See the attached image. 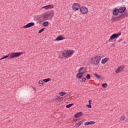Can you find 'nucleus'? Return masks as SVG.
I'll return each instance as SVG.
<instances>
[{
  "mask_svg": "<svg viewBox=\"0 0 128 128\" xmlns=\"http://www.w3.org/2000/svg\"><path fill=\"white\" fill-rule=\"evenodd\" d=\"M72 8L73 10H78L80 9V4L78 3H74L72 6Z\"/></svg>",
  "mask_w": 128,
  "mask_h": 128,
  "instance_id": "8",
  "label": "nucleus"
},
{
  "mask_svg": "<svg viewBox=\"0 0 128 128\" xmlns=\"http://www.w3.org/2000/svg\"><path fill=\"white\" fill-rule=\"evenodd\" d=\"M122 34L120 33H118V34H112L109 39V42H110V40H115V38H118Z\"/></svg>",
  "mask_w": 128,
  "mask_h": 128,
  "instance_id": "9",
  "label": "nucleus"
},
{
  "mask_svg": "<svg viewBox=\"0 0 128 128\" xmlns=\"http://www.w3.org/2000/svg\"><path fill=\"white\" fill-rule=\"evenodd\" d=\"M88 102L89 104H92V100H89Z\"/></svg>",
  "mask_w": 128,
  "mask_h": 128,
  "instance_id": "37",
  "label": "nucleus"
},
{
  "mask_svg": "<svg viewBox=\"0 0 128 128\" xmlns=\"http://www.w3.org/2000/svg\"><path fill=\"white\" fill-rule=\"evenodd\" d=\"M44 30H46V28H42V29H40L39 30L38 34H42V32H44Z\"/></svg>",
  "mask_w": 128,
  "mask_h": 128,
  "instance_id": "31",
  "label": "nucleus"
},
{
  "mask_svg": "<svg viewBox=\"0 0 128 128\" xmlns=\"http://www.w3.org/2000/svg\"><path fill=\"white\" fill-rule=\"evenodd\" d=\"M109 58H104L102 59L101 61V63L102 64H104L106 62H108V60Z\"/></svg>",
  "mask_w": 128,
  "mask_h": 128,
  "instance_id": "20",
  "label": "nucleus"
},
{
  "mask_svg": "<svg viewBox=\"0 0 128 128\" xmlns=\"http://www.w3.org/2000/svg\"><path fill=\"white\" fill-rule=\"evenodd\" d=\"M124 15L119 14L116 17H112L111 19L112 22H119L120 20H122Z\"/></svg>",
  "mask_w": 128,
  "mask_h": 128,
  "instance_id": "7",
  "label": "nucleus"
},
{
  "mask_svg": "<svg viewBox=\"0 0 128 128\" xmlns=\"http://www.w3.org/2000/svg\"><path fill=\"white\" fill-rule=\"evenodd\" d=\"M81 72H84V70H81Z\"/></svg>",
  "mask_w": 128,
  "mask_h": 128,
  "instance_id": "42",
  "label": "nucleus"
},
{
  "mask_svg": "<svg viewBox=\"0 0 128 128\" xmlns=\"http://www.w3.org/2000/svg\"><path fill=\"white\" fill-rule=\"evenodd\" d=\"M126 120V116H121L120 118V120Z\"/></svg>",
  "mask_w": 128,
  "mask_h": 128,
  "instance_id": "33",
  "label": "nucleus"
},
{
  "mask_svg": "<svg viewBox=\"0 0 128 128\" xmlns=\"http://www.w3.org/2000/svg\"><path fill=\"white\" fill-rule=\"evenodd\" d=\"M54 16V11L51 10L44 13L42 15H40L39 19L40 22H44L48 20H52Z\"/></svg>",
  "mask_w": 128,
  "mask_h": 128,
  "instance_id": "1",
  "label": "nucleus"
},
{
  "mask_svg": "<svg viewBox=\"0 0 128 128\" xmlns=\"http://www.w3.org/2000/svg\"><path fill=\"white\" fill-rule=\"evenodd\" d=\"M8 56H10L7 55V56H5L3 57H2L0 59V60H4L6 58H8Z\"/></svg>",
  "mask_w": 128,
  "mask_h": 128,
  "instance_id": "26",
  "label": "nucleus"
},
{
  "mask_svg": "<svg viewBox=\"0 0 128 128\" xmlns=\"http://www.w3.org/2000/svg\"><path fill=\"white\" fill-rule=\"evenodd\" d=\"M86 78V80H90V74H87Z\"/></svg>",
  "mask_w": 128,
  "mask_h": 128,
  "instance_id": "29",
  "label": "nucleus"
},
{
  "mask_svg": "<svg viewBox=\"0 0 128 128\" xmlns=\"http://www.w3.org/2000/svg\"><path fill=\"white\" fill-rule=\"evenodd\" d=\"M96 124V122L94 121L87 122L84 123V126H90V124Z\"/></svg>",
  "mask_w": 128,
  "mask_h": 128,
  "instance_id": "18",
  "label": "nucleus"
},
{
  "mask_svg": "<svg viewBox=\"0 0 128 128\" xmlns=\"http://www.w3.org/2000/svg\"><path fill=\"white\" fill-rule=\"evenodd\" d=\"M102 88H106L108 87V84H106V83L103 84H102Z\"/></svg>",
  "mask_w": 128,
  "mask_h": 128,
  "instance_id": "30",
  "label": "nucleus"
},
{
  "mask_svg": "<svg viewBox=\"0 0 128 128\" xmlns=\"http://www.w3.org/2000/svg\"><path fill=\"white\" fill-rule=\"evenodd\" d=\"M86 77L83 78L82 80H80V82H86Z\"/></svg>",
  "mask_w": 128,
  "mask_h": 128,
  "instance_id": "24",
  "label": "nucleus"
},
{
  "mask_svg": "<svg viewBox=\"0 0 128 128\" xmlns=\"http://www.w3.org/2000/svg\"><path fill=\"white\" fill-rule=\"evenodd\" d=\"M94 76L98 80H104V77H102V76L100 75H98V74H94Z\"/></svg>",
  "mask_w": 128,
  "mask_h": 128,
  "instance_id": "15",
  "label": "nucleus"
},
{
  "mask_svg": "<svg viewBox=\"0 0 128 128\" xmlns=\"http://www.w3.org/2000/svg\"><path fill=\"white\" fill-rule=\"evenodd\" d=\"M100 56H93L91 58V64L98 66V64H100Z\"/></svg>",
  "mask_w": 128,
  "mask_h": 128,
  "instance_id": "3",
  "label": "nucleus"
},
{
  "mask_svg": "<svg viewBox=\"0 0 128 128\" xmlns=\"http://www.w3.org/2000/svg\"><path fill=\"white\" fill-rule=\"evenodd\" d=\"M76 120H78V118L74 119L73 122H76Z\"/></svg>",
  "mask_w": 128,
  "mask_h": 128,
  "instance_id": "36",
  "label": "nucleus"
},
{
  "mask_svg": "<svg viewBox=\"0 0 128 128\" xmlns=\"http://www.w3.org/2000/svg\"><path fill=\"white\" fill-rule=\"evenodd\" d=\"M34 26V22H31L28 23L27 24L23 26V28H32V26Z\"/></svg>",
  "mask_w": 128,
  "mask_h": 128,
  "instance_id": "10",
  "label": "nucleus"
},
{
  "mask_svg": "<svg viewBox=\"0 0 128 128\" xmlns=\"http://www.w3.org/2000/svg\"><path fill=\"white\" fill-rule=\"evenodd\" d=\"M49 24L50 23L46 21V22H43L42 26H48Z\"/></svg>",
  "mask_w": 128,
  "mask_h": 128,
  "instance_id": "22",
  "label": "nucleus"
},
{
  "mask_svg": "<svg viewBox=\"0 0 128 128\" xmlns=\"http://www.w3.org/2000/svg\"><path fill=\"white\" fill-rule=\"evenodd\" d=\"M124 44H126V42H124Z\"/></svg>",
  "mask_w": 128,
  "mask_h": 128,
  "instance_id": "43",
  "label": "nucleus"
},
{
  "mask_svg": "<svg viewBox=\"0 0 128 128\" xmlns=\"http://www.w3.org/2000/svg\"><path fill=\"white\" fill-rule=\"evenodd\" d=\"M24 52H13L10 54V58H18L20 56H22Z\"/></svg>",
  "mask_w": 128,
  "mask_h": 128,
  "instance_id": "5",
  "label": "nucleus"
},
{
  "mask_svg": "<svg viewBox=\"0 0 128 128\" xmlns=\"http://www.w3.org/2000/svg\"><path fill=\"white\" fill-rule=\"evenodd\" d=\"M86 106H88L89 108H92V105L91 104H87Z\"/></svg>",
  "mask_w": 128,
  "mask_h": 128,
  "instance_id": "34",
  "label": "nucleus"
},
{
  "mask_svg": "<svg viewBox=\"0 0 128 128\" xmlns=\"http://www.w3.org/2000/svg\"><path fill=\"white\" fill-rule=\"evenodd\" d=\"M52 6L51 4H49L48 6H44L42 7V8H45V10H48V8H52Z\"/></svg>",
  "mask_w": 128,
  "mask_h": 128,
  "instance_id": "21",
  "label": "nucleus"
},
{
  "mask_svg": "<svg viewBox=\"0 0 128 128\" xmlns=\"http://www.w3.org/2000/svg\"><path fill=\"white\" fill-rule=\"evenodd\" d=\"M38 84H40V86H44V80H40L38 82Z\"/></svg>",
  "mask_w": 128,
  "mask_h": 128,
  "instance_id": "25",
  "label": "nucleus"
},
{
  "mask_svg": "<svg viewBox=\"0 0 128 128\" xmlns=\"http://www.w3.org/2000/svg\"><path fill=\"white\" fill-rule=\"evenodd\" d=\"M120 16H122V18H127L128 16V11L125 10L124 14H120Z\"/></svg>",
  "mask_w": 128,
  "mask_h": 128,
  "instance_id": "19",
  "label": "nucleus"
},
{
  "mask_svg": "<svg viewBox=\"0 0 128 128\" xmlns=\"http://www.w3.org/2000/svg\"><path fill=\"white\" fill-rule=\"evenodd\" d=\"M86 72V68L80 67L78 70V73L77 74L76 78H82Z\"/></svg>",
  "mask_w": 128,
  "mask_h": 128,
  "instance_id": "2",
  "label": "nucleus"
},
{
  "mask_svg": "<svg viewBox=\"0 0 128 128\" xmlns=\"http://www.w3.org/2000/svg\"><path fill=\"white\" fill-rule=\"evenodd\" d=\"M74 52L72 50H66L62 52V56L64 58H68V56H72L74 54Z\"/></svg>",
  "mask_w": 128,
  "mask_h": 128,
  "instance_id": "4",
  "label": "nucleus"
},
{
  "mask_svg": "<svg viewBox=\"0 0 128 128\" xmlns=\"http://www.w3.org/2000/svg\"><path fill=\"white\" fill-rule=\"evenodd\" d=\"M56 102H58L61 100H64V97L58 96L56 98Z\"/></svg>",
  "mask_w": 128,
  "mask_h": 128,
  "instance_id": "16",
  "label": "nucleus"
},
{
  "mask_svg": "<svg viewBox=\"0 0 128 128\" xmlns=\"http://www.w3.org/2000/svg\"><path fill=\"white\" fill-rule=\"evenodd\" d=\"M78 122L80 124L79 126H80V125L82 124V123L84 122V120H80Z\"/></svg>",
  "mask_w": 128,
  "mask_h": 128,
  "instance_id": "35",
  "label": "nucleus"
},
{
  "mask_svg": "<svg viewBox=\"0 0 128 128\" xmlns=\"http://www.w3.org/2000/svg\"><path fill=\"white\" fill-rule=\"evenodd\" d=\"M64 38H64V36H59L56 38V40H57V42H58L60 40H64Z\"/></svg>",
  "mask_w": 128,
  "mask_h": 128,
  "instance_id": "17",
  "label": "nucleus"
},
{
  "mask_svg": "<svg viewBox=\"0 0 128 128\" xmlns=\"http://www.w3.org/2000/svg\"><path fill=\"white\" fill-rule=\"evenodd\" d=\"M79 126H80V122H78L77 124H76L74 128H78Z\"/></svg>",
  "mask_w": 128,
  "mask_h": 128,
  "instance_id": "32",
  "label": "nucleus"
},
{
  "mask_svg": "<svg viewBox=\"0 0 128 128\" xmlns=\"http://www.w3.org/2000/svg\"><path fill=\"white\" fill-rule=\"evenodd\" d=\"M119 10V14H124L126 10V6H122L120 8L118 9Z\"/></svg>",
  "mask_w": 128,
  "mask_h": 128,
  "instance_id": "12",
  "label": "nucleus"
},
{
  "mask_svg": "<svg viewBox=\"0 0 128 128\" xmlns=\"http://www.w3.org/2000/svg\"><path fill=\"white\" fill-rule=\"evenodd\" d=\"M59 94L61 96H66V93L65 92H60Z\"/></svg>",
  "mask_w": 128,
  "mask_h": 128,
  "instance_id": "28",
  "label": "nucleus"
},
{
  "mask_svg": "<svg viewBox=\"0 0 128 128\" xmlns=\"http://www.w3.org/2000/svg\"><path fill=\"white\" fill-rule=\"evenodd\" d=\"M32 88H33V90H34V92H36V88H34V87H32Z\"/></svg>",
  "mask_w": 128,
  "mask_h": 128,
  "instance_id": "39",
  "label": "nucleus"
},
{
  "mask_svg": "<svg viewBox=\"0 0 128 128\" xmlns=\"http://www.w3.org/2000/svg\"><path fill=\"white\" fill-rule=\"evenodd\" d=\"M52 8H54V6H52Z\"/></svg>",
  "mask_w": 128,
  "mask_h": 128,
  "instance_id": "41",
  "label": "nucleus"
},
{
  "mask_svg": "<svg viewBox=\"0 0 128 128\" xmlns=\"http://www.w3.org/2000/svg\"><path fill=\"white\" fill-rule=\"evenodd\" d=\"M50 78H48L43 80V82H50Z\"/></svg>",
  "mask_w": 128,
  "mask_h": 128,
  "instance_id": "27",
  "label": "nucleus"
},
{
  "mask_svg": "<svg viewBox=\"0 0 128 128\" xmlns=\"http://www.w3.org/2000/svg\"><path fill=\"white\" fill-rule=\"evenodd\" d=\"M83 113L82 112H78V113L74 115V118H78L80 116H82Z\"/></svg>",
  "mask_w": 128,
  "mask_h": 128,
  "instance_id": "14",
  "label": "nucleus"
},
{
  "mask_svg": "<svg viewBox=\"0 0 128 128\" xmlns=\"http://www.w3.org/2000/svg\"><path fill=\"white\" fill-rule=\"evenodd\" d=\"M74 103L68 104L66 106V108H70L72 106H74Z\"/></svg>",
  "mask_w": 128,
  "mask_h": 128,
  "instance_id": "23",
  "label": "nucleus"
},
{
  "mask_svg": "<svg viewBox=\"0 0 128 128\" xmlns=\"http://www.w3.org/2000/svg\"><path fill=\"white\" fill-rule=\"evenodd\" d=\"M64 98H68V95L66 96Z\"/></svg>",
  "mask_w": 128,
  "mask_h": 128,
  "instance_id": "40",
  "label": "nucleus"
},
{
  "mask_svg": "<svg viewBox=\"0 0 128 128\" xmlns=\"http://www.w3.org/2000/svg\"><path fill=\"white\" fill-rule=\"evenodd\" d=\"M80 12L82 14H86L88 12V9L86 6L80 7Z\"/></svg>",
  "mask_w": 128,
  "mask_h": 128,
  "instance_id": "6",
  "label": "nucleus"
},
{
  "mask_svg": "<svg viewBox=\"0 0 128 128\" xmlns=\"http://www.w3.org/2000/svg\"><path fill=\"white\" fill-rule=\"evenodd\" d=\"M124 66H120L117 68L115 72L116 74H118V72H122V70H124Z\"/></svg>",
  "mask_w": 128,
  "mask_h": 128,
  "instance_id": "13",
  "label": "nucleus"
},
{
  "mask_svg": "<svg viewBox=\"0 0 128 128\" xmlns=\"http://www.w3.org/2000/svg\"><path fill=\"white\" fill-rule=\"evenodd\" d=\"M122 39L120 38L119 40L118 41V42H122Z\"/></svg>",
  "mask_w": 128,
  "mask_h": 128,
  "instance_id": "38",
  "label": "nucleus"
},
{
  "mask_svg": "<svg viewBox=\"0 0 128 128\" xmlns=\"http://www.w3.org/2000/svg\"><path fill=\"white\" fill-rule=\"evenodd\" d=\"M118 14H120L118 8H114L112 10L113 16H118Z\"/></svg>",
  "mask_w": 128,
  "mask_h": 128,
  "instance_id": "11",
  "label": "nucleus"
}]
</instances>
